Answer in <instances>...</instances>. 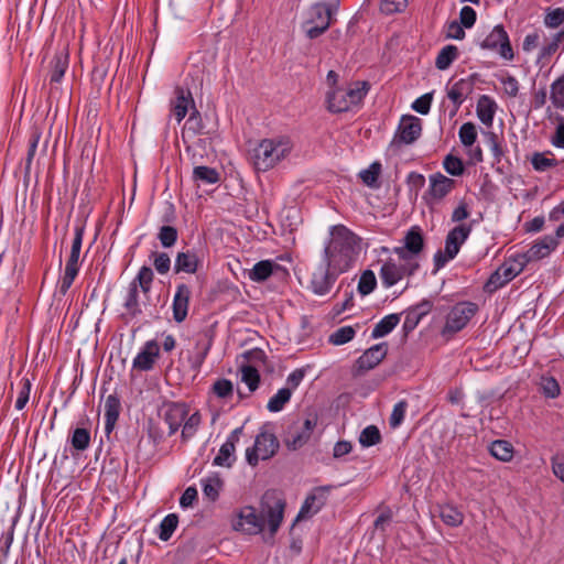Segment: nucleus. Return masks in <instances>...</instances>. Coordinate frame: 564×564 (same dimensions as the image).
Instances as JSON below:
<instances>
[{"mask_svg":"<svg viewBox=\"0 0 564 564\" xmlns=\"http://www.w3.org/2000/svg\"><path fill=\"white\" fill-rule=\"evenodd\" d=\"M332 238L325 247V262L337 273L348 271L360 250V238L344 225H336L330 230Z\"/></svg>","mask_w":564,"mask_h":564,"instance_id":"obj_1","label":"nucleus"},{"mask_svg":"<svg viewBox=\"0 0 564 564\" xmlns=\"http://www.w3.org/2000/svg\"><path fill=\"white\" fill-rule=\"evenodd\" d=\"M292 149L289 137L263 139L252 151L253 165L258 171H269L284 160Z\"/></svg>","mask_w":564,"mask_h":564,"instance_id":"obj_2","label":"nucleus"},{"mask_svg":"<svg viewBox=\"0 0 564 564\" xmlns=\"http://www.w3.org/2000/svg\"><path fill=\"white\" fill-rule=\"evenodd\" d=\"M370 89L368 82H355L347 88H328L325 102L326 109L330 113H341L350 111L355 106L361 105L364 98Z\"/></svg>","mask_w":564,"mask_h":564,"instance_id":"obj_3","label":"nucleus"},{"mask_svg":"<svg viewBox=\"0 0 564 564\" xmlns=\"http://www.w3.org/2000/svg\"><path fill=\"white\" fill-rule=\"evenodd\" d=\"M338 3L316 2L312 4L306 13V19L302 23V29L310 40H314L324 34L330 26L333 15L336 13Z\"/></svg>","mask_w":564,"mask_h":564,"instance_id":"obj_4","label":"nucleus"},{"mask_svg":"<svg viewBox=\"0 0 564 564\" xmlns=\"http://www.w3.org/2000/svg\"><path fill=\"white\" fill-rule=\"evenodd\" d=\"M280 443L274 434L273 424L264 423L256 436L252 447L246 451V459L250 466H257L259 460H267L273 457L279 451Z\"/></svg>","mask_w":564,"mask_h":564,"instance_id":"obj_5","label":"nucleus"},{"mask_svg":"<svg viewBox=\"0 0 564 564\" xmlns=\"http://www.w3.org/2000/svg\"><path fill=\"white\" fill-rule=\"evenodd\" d=\"M470 232L471 225L467 224H459L448 231L445 238L444 250L436 251L433 257V273L440 271L458 254L460 247L468 239Z\"/></svg>","mask_w":564,"mask_h":564,"instance_id":"obj_6","label":"nucleus"},{"mask_svg":"<svg viewBox=\"0 0 564 564\" xmlns=\"http://www.w3.org/2000/svg\"><path fill=\"white\" fill-rule=\"evenodd\" d=\"M317 425V416L310 414L305 419L297 417L290 422L283 434L284 445L289 451H297L310 441Z\"/></svg>","mask_w":564,"mask_h":564,"instance_id":"obj_7","label":"nucleus"},{"mask_svg":"<svg viewBox=\"0 0 564 564\" xmlns=\"http://www.w3.org/2000/svg\"><path fill=\"white\" fill-rule=\"evenodd\" d=\"M85 235V225H76L74 228V239L72 242L70 253L66 261L64 275L58 285L59 293L65 295L74 283L79 272V254Z\"/></svg>","mask_w":564,"mask_h":564,"instance_id":"obj_8","label":"nucleus"},{"mask_svg":"<svg viewBox=\"0 0 564 564\" xmlns=\"http://www.w3.org/2000/svg\"><path fill=\"white\" fill-rule=\"evenodd\" d=\"M216 326L217 322L199 329L193 335L194 347L188 355V362L191 369L195 372H199L213 347Z\"/></svg>","mask_w":564,"mask_h":564,"instance_id":"obj_9","label":"nucleus"},{"mask_svg":"<svg viewBox=\"0 0 564 564\" xmlns=\"http://www.w3.org/2000/svg\"><path fill=\"white\" fill-rule=\"evenodd\" d=\"M420 262H397L394 259H387L379 271L381 283L384 288H391L404 278L414 275L420 270Z\"/></svg>","mask_w":564,"mask_h":564,"instance_id":"obj_10","label":"nucleus"},{"mask_svg":"<svg viewBox=\"0 0 564 564\" xmlns=\"http://www.w3.org/2000/svg\"><path fill=\"white\" fill-rule=\"evenodd\" d=\"M403 245L395 247L393 252L399 261L420 262V254L424 250L425 240L422 229L419 226H412L403 237Z\"/></svg>","mask_w":564,"mask_h":564,"instance_id":"obj_11","label":"nucleus"},{"mask_svg":"<svg viewBox=\"0 0 564 564\" xmlns=\"http://www.w3.org/2000/svg\"><path fill=\"white\" fill-rule=\"evenodd\" d=\"M421 119L412 115H404L401 117L390 147L400 149L403 145L412 144L421 137Z\"/></svg>","mask_w":564,"mask_h":564,"instance_id":"obj_12","label":"nucleus"},{"mask_svg":"<svg viewBox=\"0 0 564 564\" xmlns=\"http://www.w3.org/2000/svg\"><path fill=\"white\" fill-rule=\"evenodd\" d=\"M479 45L482 50L497 51L507 61H511L514 57L509 35L502 24L494 26Z\"/></svg>","mask_w":564,"mask_h":564,"instance_id":"obj_13","label":"nucleus"},{"mask_svg":"<svg viewBox=\"0 0 564 564\" xmlns=\"http://www.w3.org/2000/svg\"><path fill=\"white\" fill-rule=\"evenodd\" d=\"M388 355V344L379 343L366 349L352 366L355 377L375 369Z\"/></svg>","mask_w":564,"mask_h":564,"instance_id":"obj_14","label":"nucleus"},{"mask_svg":"<svg viewBox=\"0 0 564 564\" xmlns=\"http://www.w3.org/2000/svg\"><path fill=\"white\" fill-rule=\"evenodd\" d=\"M271 499H273V496L267 492L263 497L262 505L263 512L265 513V518L268 521L270 534L271 536H273L283 521L285 501L279 498L274 499L273 502L271 503Z\"/></svg>","mask_w":564,"mask_h":564,"instance_id":"obj_15","label":"nucleus"},{"mask_svg":"<svg viewBox=\"0 0 564 564\" xmlns=\"http://www.w3.org/2000/svg\"><path fill=\"white\" fill-rule=\"evenodd\" d=\"M69 66L68 43L59 44L48 65L51 84H59Z\"/></svg>","mask_w":564,"mask_h":564,"instance_id":"obj_16","label":"nucleus"},{"mask_svg":"<svg viewBox=\"0 0 564 564\" xmlns=\"http://www.w3.org/2000/svg\"><path fill=\"white\" fill-rule=\"evenodd\" d=\"M263 518L257 513V510L251 506H246L238 513L234 528L247 534H258L263 530Z\"/></svg>","mask_w":564,"mask_h":564,"instance_id":"obj_17","label":"nucleus"},{"mask_svg":"<svg viewBox=\"0 0 564 564\" xmlns=\"http://www.w3.org/2000/svg\"><path fill=\"white\" fill-rule=\"evenodd\" d=\"M160 357V346L155 339L144 343L140 351L133 358L132 368L139 371H150L154 368Z\"/></svg>","mask_w":564,"mask_h":564,"instance_id":"obj_18","label":"nucleus"},{"mask_svg":"<svg viewBox=\"0 0 564 564\" xmlns=\"http://www.w3.org/2000/svg\"><path fill=\"white\" fill-rule=\"evenodd\" d=\"M328 487H316L314 488L304 500L299 514L296 517V521L308 519L316 514L327 500Z\"/></svg>","mask_w":564,"mask_h":564,"instance_id":"obj_19","label":"nucleus"},{"mask_svg":"<svg viewBox=\"0 0 564 564\" xmlns=\"http://www.w3.org/2000/svg\"><path fill=\"white\" fill-rule=\"evenodd\" d=\"M338 274L327 265V262L324 265H319L312 274V291L318 295L327 294L332 290Z\"/></svg>","mask_w":564,"mask_h":564,"instance_id":"obj_20","label":"nucleus"},{"mask_svg":"<svg viewBox=\"0 0 564 564\" xmlns=\"http://www.w3.org/2000/svg\"><path fill=\"white\" fill-rule=\"evenodd\" d=\"M188 413L189 408L184 402H170L165 405L163 420L169 426V436L180 430Z\"/></svg>","mask_w":564,"mask_h":564,"instance_id":"obj_21","label":"nucleus"},{"mask_svg":"<svg viewBox=\"0 0 564 564\" xmlns=\"http://www.w3.org/2000/svg\"><path fill=\"white\" fill-rule=\"evenodd\" d=\"M426 196L435 202L444 199L456 186V181L436 172L429 176Z\"/></svg>","mask_w":564,"mask_h":564,"instance_id":"obj_22","label":"nucleus"},{"mask_svg":"<svg viewBox=\"0 0 564 564\" xmlns=\"http://www.w3.org/2000/svg\"><path fill=\"white\" fill-rule=\"evenodd\" d=\"M477 77V74H471L466 78H460L448 88L447 97L453 101L455 112L473 93Z\"/></svg>","mask_w":564,"mask_h":564,"instance_id":"obj_23","label":"nucleus"},{"mask_svg":"<svg viewBox=\"0 0 564 564\" xmlns=\"http://www.w3.org/2000/svg\"><path fill=\"white\" fill-rule=\"evenodd\" d=\"M242 432L243 426H239L228 435L226 442L220 446L218 454L214 458V465L227 467L232 465L235 460L234 453L236 449V444L239 442Z\"/></svg>","mask_w":564,"mask_h":564,"instance_id":"obj_24","label":"nucleus"},{"mask_svg":"<svg viewBox=\"0 0 564 564\" xmlns=\"http://www.w3.org/2000/svg\"><path fill=\"white\" fill-rule=\"evenodd\" d=\"M203 264V256L199 250L187 249L176 254L174 270L176 273L185 272L194 274Z\"/></svg>","mask_w":564,"mask_h":564,"instance_id":"obj_25","label":"nucleus"},{"mask_svg":"<svg viewBox=\"0 0 564 564\" xmlns=\"http://www.w3.org/2000/svg\"><path fill=\"white\" fill-rule=\"evenodd\" d=\"M195 102L189 90H185L182 87L175 88V100L172 101V115L176 119L177 123H181L182 120L187 115L189 108H194Z\"/></svg>","mask_w":564,"mask_h":564,"instance_id":"obj_26","label":"nucleus"},{"mask_svg":"<svg viewBox=\"0 0 564 564\" xmlns=\"http://www.w3.org/2000/svg\"><path fill=\"white\" fill-rule=\"evenodd\" d=\"M276 271L286 272L281 264L272 260H261L249 271L248 276L253 282H264Z\"/></svg>","mask_w":564,"mask_h":564,"instance_id":"obj_27","label":"nucleus"},{"mask_svg":"<svg viewBox=\"0 0 564 564\" xmlns=\"http://www.w3.org/2000/svg\"><path fill=\"white\" fill-rule=\"evenodd\" d=\"M561 237L544 236L539 239L531 248L525 252L531 260H539L547 257L558 245Z\"/></svg>","mask_w":564,"mask_h":564,"instance_id":"obj_28","label":"nucleus"},{"mask_svg":"<svg viewBox=\"0 0 564 564\" xmlns=\"http://www.w3.org/2000/svg\"><path fill=\"white\" fill-rule=\"evenodd\" d=\"M497 108V102L492 97L488 95H481L476 106V113L481 123L487 127H491Z\"/></svg>","mask_w":564,"mask_h":564,"instance_id":"obj_29","label":"nucleus"},{"mask_svg":"<svg viewBox=\"0 0 564 564\" xmlns=\"http://www.w3.org/2000/svg\"><path fill=\"white\" fill-rule=\"evenodd\" d=\"M121 410L120 399L117 394H109L105 402V432L110 434L119 419Z\"/></svg>","mask_w":564,"mask_h":564,"instance_id":"obj_30","label":"nucleus"},{"mask_svg":"<svg viewBox=\"0 0 564 564\" xmlns=\"http://www.w3.org/2000/svg\"><path fill=\"white\" fill-rule=\"evenodd\" d=\"M191 288L186 284H178L173 299V317H187L191 299Z\"/></svg>","mask_w":564,"mask_h":564,"instance_id":"obj_31","label":"nucleus"},{"mask_svg":"<svg viewBox=\"0 0 564 564\" xmlns=\"http://www.w3.org/2000/svg\"><path fill=\"white\" fill-rule=\"evenodd\" d=\"M139 291L135 289V285L128 288V294L124 300V307L127 313L137 316V315H151V306L147 303L139 302Z\"/></svg>","mask_w":564,"mask_h":564,"instance_id":"obj_32","label":"nucleus"},{"mask_svg":"<svg viewBox=\"0 0 564 564\" xmlns=\"http://www.w3.org/2000/svg\"><path fill=\"white\" fill-rule=\"evenodd\" d=\"M490 454L500 462L508 463L513 458L514 448L509 441L496 440L489 446Z\"/></svg>","mask_w":564,"mask_h":564,"instance_id":"obj_33","label":"nucleus"},{"mask_svg":"<svg viewBox=\"0 0 564 564\" xmlns=\"http://www.w3.org/2000/svg\"><path fill=\"white\" fill-rule=\"evenodd\" d=\"M531 164L536 172H546L558 165V161L551 151L534 152L531 156Z\"/></svg>","mask_w":564,"mask_h":564,"instance_id":"obj_34","label":"nucleus"},{"mask_svg":"<svg viewBox=\"0 0 564 564\" xmlns=\"http://www.w3.org/2000/svg\"><path fill=\"white\" fill-rule=\"evenodd\" d=\"M202 424V415L198 411L192 413L185 419L182 426L181 438L183 443H187L194 437Z\"/></svg>","mask_w":564,"mask_h":564,"instance_id":"obj_35","label":"nucleus"},{"mask_svg":"<svg viewBox=\"0 0 564 564\" xmlns=\"http://www.w3.org/2000/svg\"><path fill=\"white\" fill-rule=\"evenodd\" d=\"M381 163L375 161L368 166V169L360 171L359 177L361 178L362 183L368 187L379 188L380 183L378 182V180L381 174Z\"/></svg>","mask_w":564,"mask_h":564,"instance_id":"obj_36","label":"nucleus"},{"mask_svg":"<svg viewBox=\"0 0 564 564\" xmlns=\"http://www.w3.org/2000/svg\"><path fill=\"white\" fill-rule=\"evenodd\" d=\"M193 178L203 184H216L220 180L219 172L210 166L199 165L193 170Z\"/></svg>","mask_w":564,"mask_h":564,"instance_id":"obj_37","label":"nucleus"},{"mask_svg":"<svg viewBox=\"0 0 564 564\" xmlns=\"http://www.w3.org/2000/svg\"><path fill=\"white\" fill-rule=\"evenodd\" d=\"M154 279V273L150 267L142 265L135 275V278L130 282L129 286L135 285V289L139 291V288L143 293H148L151 290V285Z\"/></svg>","mask_w":564,"mask_h":564,"instance_id":"obj_38","label":"nucleus"},{"mask_svg":"<svg viewBox=\"0 0 564 564\" xmlns=\"http://www.w3.org/2000/svg\"><path fill=\"white\" fill-rule=\"evenodd\" d=\"M550 100L557 110H564V73L550 86Z\"/></svg>","mask_w":564,"mask_h":564,"instance_id":"obj_39","label":"nucleus"},{"mask_svg":"<svg viewBox=\"0 0 564 564\" xmlns=\"http://www.w3.org/2000/svg\"><path fill=\"white\" fill-rule=\"evenodd\" d=\"M457 57L458 48L455 45H446L438 52L435 59V66L440 70H445Z\"/></svg>","mask_w":564,"mask_h":564,"instance_id":"obj_40","label":"nucleus"},{"mask_svg":"<svg viewBox=\"0 0 564 564\" xmlns=\"http://www.w3.org/2000/svg\"><path fill=\"white\" fill-rule=\"evenodd\" d=\"M90 431L85 427H76L69 437L72 447L77 452L86 451L90 445Z\"/></svg>","mask_w":564,"mask_h":564,"instance_id":"obj_41","label":"nucleus"},{"mask_svg":"<svg viewBox=\"0 0 564 564\" xmlns=\"http://www.w3.org/2000/svg\"><path fill=\"white\" fill-rule=\"evenodd\" d=\"M440 518L449 527H459L464 521V514L456 507L445 505L440 507Z\"/></svg>","mask_w":564,"mask_h":564,"instance_id":"obj_42","label":"nucleus"},{"mask_svg":"<svg viewBox=\"0 0 564 564\" xmlns=\"http://www.w3.org/2000/svg\"><path fill=\"white\" fill-rule=\"evenodd\" d=\"M292 397V389L281 388L278 392L270 398L267 404V409L270 412H280L283 410L284 405L290 401Z\"/></svg>","mask_w":564,"mask_h":564,"instance_id":"obj_43","label":"nucleus"},{"mask_svg":"<svg viewBox=\"0 0 564 564\" xmlns=\"http://www.w3.org/2000/svg\"><path fill=\"white\" fill-rule=\"evenodd\" d=\"M178 524V517L175 513H170L163 518L159 525L158 536L162 541H167L176 530Z\"/></svg>","mask_w":564,"mask_h":564,"instance_id":"obj_44","label":"nucleus"},{"mask_svg":"<svg viewBox=\"0 0 564 564\" xmlns=\"http://www.w3.org/2000/svg\"><path fill=\"white\" fill-rule=\"evenodd\" d=\"M356 329L352 326H343L328 336V343L334 346H340L354 339Z\"/></svg>","mask_w":564,"mask_h":564,"instance_id":"obj_45","label":"nucleus"},{"mask_svg":"<svg viewBox=\"0 0 564 564\" xmlns=\"http://www.w3.org/2000/svg\"><path fill=\"white\" fill-rule=\"evenodd\" d=\"M42 132L39 128H33L30 132L29 142H28V152L25 158V173H30L31 164L35 156L39 142L41 140Z\"/></svg>","mask_w":564,"mask_h":564,"instance_id":"obj_46","label":"nucleus"},{"mask_svg":"<svg viewBox=\"0 0 564 564\" xmlns=\"http://www.w3.org/2000/svg\"><path fill=\"white\" fill-rule=\"evenodd\" d=\"M241 381L248 386L249 392H254L260 383L259 371L250 365L242 366L240 368Z\"/></svg>","mask_w":564,"mask_h":564,"instance_id":"obj_47","label":"nucleus"},{"mask_svg":"<svg viewBox=\"0 0 564 564\" xmlns=\"http://www.w3.org/2000/svg\"><path fill=\"white\" fill-rule=\"evenodd\" d=\"M381 442V434L376 425H368L365 427L359 436V443L364 447H370Z\"/></svg>","mask_w":564,"mask_h":564,"instance_id":"obj_48","label":"nucleus"},{"mask_svg":"<svg viewBox=\"0 0 564 564\" xmlns=\"http://www.w3.org/2000/svg\"><path fill=\"white\" fill-rule=\"evenodd\" d=\"M443 167L452 176H460L465 172L463 160L453 154H447L444 158Z\"/></svg>","mask_w":564,"mask_h":564,"instance_id":"obj_49","label":"nucleus"},{"mask_svg":"<svg viewBox=\"0 0 564 564\" xmlns=\"http://www.w3.org/2000/svg\"><path fill=\"white\" fill-rule=\"evenodd\" d=\"M377 285V278L372 270H365L358 282V292L361 295L370 294Z\"/></svg>","mask_w":564,"mask_h":564,"instance_id":"obj_50","label":"nucleus"},{"mask_svg":"<svg viewBox=\"0 0 564 564\" xmlns=\"http://www.w3.org/2000/svg\"><path fill=\"white\" fill-rule=\"evenodd\" d=\"M458 137L464 147H471L478 137L476 126L473 122H465L460 126Z\"/></svg>","mask_w":564,"mask_h":564,"instance_id":"obj_51","label":"nucleus"},{"mask_svg":"<svg viewBox=\"0 0 564 564\" xmlns=\"http://www.w3.org/2000/svg\"><path fill=\"white\" fill-rule=\"evenodd\" d=\"M540 389L547 398H556L561 393L560 384L554 377L542 376L540 380Z\"/></svg>","mask_w":564,"mask_h":564,"instance_id":"obj_52","label":"nucleus"},{"mask_svg":"<svg viewBox=\"0 0 564 564\" xmlns=\"http://www.w3.org/2000/svg\"><path fill=\"white\" fill-rule=\"evenodd\" d=\"M178 238V231L173 226H162L158 234V239L164 248H171L175 245Z\"/></svg>","mask_w":564,"mask_h":564,"instance_id":"obj_53","label":"nucleus"},{"mask_svg":"<svg viewBox=\"0 0 564 564\" xmlns=\"http://www.w3.org/2000/svg\"><path fill=\"white\" fill-rule=\"evenodd\" d=\"M204 128L199 111L194 107L189 113L188 119L183 128V134L185 131H191L193 135H197Z\"/></svg>","mask_w":564,"mask_h":564,"instance_id":"obj_54","label":"nucleus"},{"mask_svg":"<svg viewBox=\"0 0 564 564\" xmlns=\"http://www.w3.org/2000/svg\"><path fill=\"white\" fill-rule=\"evenodd\" d=\"M32 383L28 378H22L18 384L19 392L15 401V409L23 410L30 399Z\"/></svg>","mask_w":564,"mask_h":564,"instance_id":"obj_55","label":"nucleus"},{"mask_svg":"<svg viewBox=\"0 0 564 564\" xmlns=\"http://www.w3.org/2000/svg\"><path fill=\"white\" fill-rule=\"evenodd\" d=\"M203 492L212 501H215L219 496L221 481L217 477H208L202 480Z\"/></svg>","mask_w":564,"mask_h":564,"instance_id":"obj_56","label":"nucleus"},{"mask_svg":"<svg viewBox=\"0 0 564 564\" xmlns=\"http://www.w3.org/2000/svg\"><path fill=\"white\" fill-rule=\"evenodd\" d=\"M487 141L492 153L495 162L499 163L501 159L505 156V147L499 139V137L495 132H488L486 134Z\"/></svg>","mask_w":564,"mask_h":564,"instance_id":"obj_57","label":"nucleus"},{"mask_svg":"<svg viewBox=\"0 0 564 564\" xmlns=\"http://www.w3.org/2000/svg\"><path fill=\"white\" fill-rule=\"evenodd\" d=\"M409 4L408 0H381L380 11L387 15L403 12Z\"/></svg>","mask_w":564,"mask_h":564,"instance_id":"obj_58","label":"nucleus"},{"mask_svg":"<svg viewBox=\"0 0 564 564\" xmlns=\"http://www.w3.org/2000/svg\"><path fill=\"white\" fill-rule=\"evenodd\" d=\"M400 319H380L371 333L372 338H380L391 333Z\"/></svg>","mask_w":564,"mask_h":564,"instance_id":"obj_59","label":"nucleus"},{"mask_svg":"<svg viewBox=\"0 0 564 564\" xmlns=\"http://www.w3.org/2000/svg\"><path fill=\"white\" fill-rule=\"evenodd\" d=\"M153 265L160 274H166L171 268V259L165 252H152Z\"/></svg>","mask_w":564,"mask_h":564,"instance_id":"obj_60","label":"nucleus"},{"mask_svg":"<svg viewBox=\"0 0 564 564\" xmlns=\"http://www.w3.org/2000/svg\"><path fill=\"white\" fill-rule=\"evenodd\" d=\"M433 303L429 300H422L416 305L408 308L405 317H425L432 312Z\"/></svg>","mask_w":564,"mask_h":564,"instance_id":"obj_61","label":"nucleus"},{"mask_svg":"<svg viewBox=\"0 0 564 564\" xmlns=\"http://www.w3.org/2000/svg\"><path fill=\"white\" fill-rule=\"evenodd\" d=\"M213 392L218 397V398H221V399H226L230 395H232V392H234V386H232V382L228 379H218L214 384H213Z\"/></svg>","mask_w":564,"mask_h":564,"instance_id":"obj_62","label":"nucleus"},{"mask_svg":"<svg viewBox=\"0 0 564 564\" xmlns=\"http://www.w3.org/2000/svg\"><path fill=\"white\" fill-rule=\"evenodd\" d=\"M564 22V9L563 8H555L553 10H550L545 18L544 23L547 28L555 29L560 26Z\"/></svg>","mask_w":564,"mask_h":564,"instance_id":"obj_63","label":"nucleus"},{"mask_svg":"<svg viewBox=\"0 0 564 564\" xmlns=\"http://www.w3.org/2000/svg\"><path fill=\"white\" fill-rule=\"evenodd\" d=\"M554 119L558 122V124L551 138V143L556 148L564 149V117L556 113Z\"/></svg>","mask_w":564,"mask_h":564,"instance_id":"obj_64","label":"nucleus"}]
</instances>
